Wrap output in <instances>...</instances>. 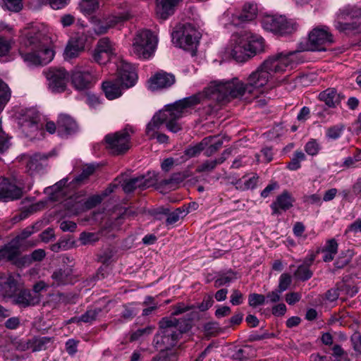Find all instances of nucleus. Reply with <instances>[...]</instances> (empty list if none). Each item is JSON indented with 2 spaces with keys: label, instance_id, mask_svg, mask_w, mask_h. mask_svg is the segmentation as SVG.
Wrapping results in <instances>:
<instances>
[{
  "label": "nucleus",
  "instance_id": "43",
  "mask_svg": "<svg viewBox=\"0 0 361 361\" xmlns=\"http://www.w3.org/2000/svg\"><path fill=\"white\" fill-rule=\"evenodd\" d=\"M153 176L154 178H152V176L148 177L145 176H140L136 178H133V179L137 180L136 182V185L138 187V188L144 190L147 188L153 185L155 183V175L153 174Z\"/></svg>",
  "mask_w": 361,
  "mask_h": 361
},
{
  "label": "nucleus",
  "instance_id": "61",
  "mask_svg": "<svg viewBox=\"0 0 361 361\" xmlns=\"http://www.w3.org/2000/svg\"><path fill=\"white\" fill-rule=\"evenodd\" d=\"M345 233H361V219H357L354 222L350 224L346 228Z\"/></svg>",
  "mask_w": 361,
  "mask_h": 361
},
{
  "label": "nucleus",
  "instance_id": "47",
  "mask_svg": "<svg viewBox=\"0 0 361 361\" xmlns=\"http://www.w3.org/2000/svg\"><path fill=\"white\" fill-rule=\"evenodd\" d=\"M305 151L310 156L317 155L320 149V145L315 139H310L305 145Z\"/></svg>",
  "mask_w": 361,
  "mask_h": 361
},
{
  "label": "nucleus",
  "instance_id": "63",
  "mask_svg": "<svg viewBox=\"0 0 361 361\" xmlns=\"http://www.w3.org/2000/svg\"><path fill=\"white\" fill-rule=\"evenodd\" d=\"M231 302L233 305H238L243 302V294L238 290H233L231 295Z\"/></svg>",
  "mask_w": 361,
  "mask_h": 361
},
{
  "label": "nucleus",
  "instance_id": "4",
  "mask_svg": "<svg viewBox=\"0 0 361 361\" xmlns=\"http://www.w3.org/2000/svg\"><path fill=\"white\" fill-rule=\"evenodd\" d=\"M194 308L193 305L178 303L173 307L171 317L162 318L159 322V332L154 341L161 350H169L175 346L180 335L188 331L190 327L189 320H178L173 316L183 314Z\"/></svg>",
  "mask_w": 361,
  "mask_h": 361
},
{
  "label": "nucleus",
  "instance_id": "14",
  "mask_svg": "<svg viewBox=\"0 0 361 361\" xmlns=\"http://www.w3.org/2000/svg\"><path fill=\"white\" fill-rule=\"evenodd\" d=\"M116 45L108 37H102L97 42L92 57L99 64H105L116 54Z\"/></svg>",
  "mask_w": 361,
  "mask_h": 361
},
{
  "label": "nucleus",
  "instance_id": "44",
  "mask_svg": "<svg viewBox=\"0 0 361 361\" xmlns=\"http://www.w3.org/2000/svg\"><path fill=\"white\" fill-rule=\"evenodd\" d=\"M225 159L224 157H221L218 159L206 161L202 163L201 165L198 166L197 169V172H205L210 171L213 170L218 164H222L224 161Z\"/></svg>",
  "mask_w": 361,
  "mask_h": 361
},
{
  "label": "nucleus",
  "instance_id": "40",
  "mask_svg": "<svg viewBox=\"0 0 361 361\" xmlns=\"http://www.w3.org/2000/svg\"><path fill=\"white\" fill-rule=\"evenodd\" d=\"M258 176L257 175L245 176L240 180L238 184L243 190H249L254 188L257 183Z\"/></svg>",
  "mask_w": 361,
  "mask_h": 361
},
{
  "label": "nucleus",
  "instance_id": "26",
  "mask_svg": "<svg viewBox=\"0 0 361 361\" xmlns=\"http://www.w3.org/2000/svg\"><path fill=\"white\" fill-rule=\"evenodd\" d=\"M294 202V198L286 190L279 195L276 200L271 203V208L273 214H278L281 211H286L292 207Z\"/></svg>",
  "mask_w": 361,
  "mask_h": 361
},
{
  "label": "nucleus",
  "instance_id": "33",
  "mask_svg": "<svg viewBox=\"0 0 361 361\" xmlns=\"http://www.w3.org/2000/svg\"><path fill=\"white\" fill-rule=\"evenodd\" d=\"M338 244L334 238L329 239L321 249L323 260L325 262H331L338 252Z\"/></svg>",
  "mask_w": 361,
  "mask_h": 361
},
{
  "label": "nucleus",
  "instance_id": "60",
  "mask_svg": "<svg viewBox=\"0 0 361 361\" xmlns=\"http://www.w3.org/2000/svg\"><path fill=\"white\" fill-rule=\"evenodd\" d=\"M78 341H75L74 339H68L66 343V350L67 353L71 355H73L76 353L78 349Z\"/></svg>",
  "mask_w": 361,
  "mask_h": 361
},
{
  "label": "nucleus",
  "instance_id": "59",
  "mask_svg": "<svg viewBox=\"0 0 361 361\" xmlns=\"http://www.w3.org/2000/svg\"><path fill=\"white\" fill-rule=\"evenodd\" d=\"M281 292H280L278 289L268 293L267 294V295L265 296V298H266L265 302L275 303V302H279L281 299Z\"/></svg>",
  "mask_w": 361,
  "mask_h": 361
},
{
  "label": "nucleus",
  "instance_id": "19",
  "mask_svg": "<svg viewBox=\"0 0 361 361\" xmlns=\"http://www.w3.org/2000/svg\"><path fill=\"white\" fill-rule=\"evenodd\" d=\"M87 40V35L84 32H78L74 37H72L64 51V57L66 59H72L79 56L84 49Z\"/></svg>",
  "mask_w": 361,
  "mask_h": 361
},
{
  "label": "nucleus",
  "instance_id": "35",
  "mask_svg": "<svg viewBox=\"0 0 361 361\" xmlns=\"http://www.w3.org/2000/svg\"><path fill=\"white\" fill-rule=\"evenodd\" d=\"M53 343L51 337H35L32 338V352L45 350Z\"/></svg>",
  "mask_w": 361,
  "mask_h": 361
},
{
  "label": "nucleus",
  "instance_id": "23",
  "mask_svg": "<svg viewBox=\"0 0 361 361\" xmlns=\"http://www.w3.org/2000/svg\"><path fill=\"white\" fill-rule=\"evenodd\" d=\"M78 130V125L75 120L69 115L61 114L57 121V132L61 136H66L74 133Z\"/></svg>",
  "mask_w": 361,
  "mask_h": 361
},
{
  "label": "nucleus",
  "instance_id": "10",
  "mask_svg": "<svg viewBox=\"0 0 361 361\" xmlns=\"http://www.w3.org/2000/svg\"><path fill=\"white\" fill-rule=\"evenodd\" d=\"M261 23L264 30L280 35L290 34L297 27L295 23L283 16L265 15Z\"/></svg>",
  "mask_w": 361,
  "mask_h": 361
},
{
  "label": "nucleus",
  "instance_id": "5",
  "mask_svg": "<svg viewBox=\"0 0 361 361\" xmlns=\"http://www.w3.org/2000/svg\"><path fill=\"white\" fill-rule=\"evenodd\" d=\"M117 75L116 80L102 83L103 91L109 100L120 97L123 87L130 88L134 86L137 79L135 68L125 61H121L117 65Z\"/></svg>",
  "mask_w": 361,
  "mask_h": 361
},
{
  "label": "nucleus",
  "instance_id": "15",
  "mask_svg": "<svg viewBox=\"0 0 361 361\" xmlns=\"http://www.w3.org/2000/svg\"><path fill=\"white\" fill-rule=\"evenodd\" d=\"M309 42L311 50L325 51L334 42V39L326 27H317L310 33Z\"/></svg>",
  "mask_w": 361,
  "mask_h": 361
},
{
  "label": "nucleus",
  "instance_id": "22",
  "mask_svg": "<svg viewBox=\"0 0 361 361\" xmlns=\"http://www.w3.org/2000/svg\"><path fill=\"white\" fill-rule=\"evenodd\" d=\"M148 82L149 88L152 90L167 88L175 82V77L172 74L160 71L151 77Z\"/></svg>",
  "mask_w": 361,
  "mask_h": 361
},
{
  "label": "nucleus",
  "instance_id": "32",
  "mask_svg": "<svg viewBox=\"0 0 361 361\" xmlns=\"http://www.w3.org/2000/svg\"><path fill=\"white\" fill-rule=\"evenodd\" d=\"M72 270L68 267L59 269L54 271L51 279L56 286L65 285L73 282Z\"/></svg>",
  "mask_w": 361,
  "mask_h": 361
},
{
  "label": "nucleus",
  "instance_id": "28",
  "mask_svg": "<svg viewBox=\"0 0 361 361\" xmlns=\"http://www.w3.org/2000/svg\"><path fill=\"white\" fill-rule=\"evenodd\" d=\"M40 300V295H33L30 290H24L16 295L14 300L19 306L26 307L39 304Z\"/></svg>",
  "mask_w": 361,
  "mask_h": 361
},
{
  "label": "nucleus",
  "instance_id": "51",
  "mask_svg": "<svg viewBox=\"0 0 361 361\" xmlns=\"http://www.w3.org/2000/svg\"><path fill=\"white\" fill-rule=\"evenodd\" d=\"M266 298L264 295L258 293H252L248 297V303L250 306L255 307L258 305L264 304Z\"/></svg>",
  "mask_w": 361,
  "mask_h": 361
},
{
  "label": "nucleus",
  "instance_id": "30",
  "mask_svg": "<svg viewBox=\"0 0 361 361\" xmlns=\"http://www.w3.org/2000/svg\"><path fill=\"white\" fill-rule=\"evenodd\" d=\"M318 98L329 107H335L341 102V96L335 88H327L319 94Z\"/></svg>",
  "mask_w": 361,
  "mask_h": 361
},
{
  "label": "nucleus",
  "instance_id": "16",
  "mask_svg": "<svg viewBox=\"0 0 361 361\" xmlns=\"http://www.w3.org/2000/svg\"><path fill=\"white\" fill-rule=\"evenodd\" d=\"M45 75L52 92H62L66 90L68 75L64 68H50Z\"/></svg>",
  "mask_w": 361,
  "mask_h": 361
},
{
  "label": "nucleus",
  "instance_id": "27",
  "mask_svg": "<svg viewBox=\"0 0 361 361\" xmlns=\"http://www.w3.org/2000/svg\"><path fill=\"white\" fill-rule=\"evenodd\" d=\"M332 350L333 357L312 354L310 357V361H350L348 353L339 345H335Z\"/></svg>",
  "mask_w": 361,
  "mask_h": 361
},
{
  "label": "nucleus",
  "instance_id": "48",
  "mask_svg": "<svg viewBox=\"0 0 361 361\" xmlns=\"http://www.w3.org/2000/svg\"><path fill=\"white\" fill-rule=\"evenodd\" d=\"M100 312V309L87 310L83 314L80 316V319L82 320V322L91 323L97 319Z\"/></svg>",
  "mask_w": 361,
  "mask_h": 361
},
{
  "label": "nucleus",
  "instance_id": "3",
  "mask_svg": "<svg viewBox=\"0 0 361 361\" xmlns=\"http://www.w3.org/2000/svg\"><path fill=\"white\" fill-rule=\"evenodd\" d=\"M44 40L42 33L36 27L23 32L18 52L27 66H44L54 59V52L46 45Z\"/></svg>",
  "mask_w": 361,
  "mask_h": 361
},
{
  "label": "nucleus",
  "instance_id": "6",
  "mask_svg": "<svg viewBox=\"0 0 361 361\" xmlns=\"http://www.w3.org/2000/svg\"><path fill=\"white\" fill-rule=\"evenodd\" d=\"M335 27L345 34H355L361 32V9L346 6L341 8L334 21Z\"/></svg>",
  "mask_w": 361,
  "mask_h": 361
},
{
  "label": "nucleus",
  "instance_id": "9",
  "mask_svg": "<svg viewBox=\"0 0 361 361\" xmlns=\"http://www.w3.org/2000/svg\"><path fill=\"white\" fill-rule=\"evenodd\" d=\"M172 37L179 47L190 51L192 55H194L201 35L194 25L190 23H185L180 25L173 33Z\"/></svg>",
  "mask_w": 361,
  "mask_h": 361
},
{
  "label": "nucleus",
  "instance_id": "11",
  "mask_svg": "<svg viewBox=\"0 0 361 361\" xmlns=\"http://www.w3.org/2000/svg\"><path fill=\"white\" fill-rule=\"evenodd\" d=\"M70 77L71 85L78 91L92 88L97 81L93 68L90 66H75Z\"/></svg>",
  "mask_w": 361,
  "mask_h": 361
},
{
  "label": "nucleus",
  "instance_id": "7",
  "mask_svg": "<svg viewBox=\"0 0 361 361\" xmlns=\"http://www.w3.org/2000/svg\"><path fill=\"white\" fill-rule=\"evenodd\" d=\"M157 42V36L150 30H139L134 37L131 52L139 59H147L155 51Z\"/></svg>",
  "mask_w": 361,
  "mask_h": 361
},
{
  "label": "nucleus",
  "instance_id": "42",
  "mask_svg": "<svg viewBox=\"0 0 361 361\" xmlns=\"http://www.w3.org/2000/svg\"><path fill=\"white\" fill-rule=\"evenodd\" d=\"M37 5H49L51 8L55 10L61 9L68 4L70 0H35Z\"/></svg>",
  "mask_w": 361,
  "mask_h": 361
},
{
  "label": "nucleus",
  "instance_id": "37",
  "mask_svg": "<svg viewBox=\"0 0 361 361\" xmlns=\"http://www.w3.org/2000/svg\"><path fill=\"white\" fill-rule=\"evenodd\" d=\"M47 158L48 156L42 155L40 154H35L32 157H30L26 164L27 171L32 173L34 171L41 169L42 164L39 161L42 159H47Z\"/></svg>",
  "mask_w": 361,
  "mask_h": 361
},
{
  "label": "nucleus",
  "instance_id": "56",
  "mask_svg": "<svg viewBox=\"0 0 361 361\" xmlns=\"http://www.w3.org/2000/svg\"><path fill=\"white\" fill-rule=\"evenodd\" d=\"M12 41L0 37V56L6 55L11 49Z\"/></svg>",
  "mask_w": 361,
  "mask_h": 361
},
{
  "label": "nucleus",
  "instance_id": "58",
  "mask_svg": "<svg viewBox=\"0 0 361 361\" xmlns=\"http://www.w3.org/2000/svg\"><path fill=\"white\" fill-rule=\"evenodd\" d=\"M86 103L92 108H97L101 103L98 96L92 93H88L86 97Z\"/></svg>",
  "mask_w": 361,
  "mask_h": 361
},
{
  "label": "nucleus",
  "instance_id": "64",
  "mask_svg": "<svg viewBox=\"0 0 361 361\" xmlns=\"http://www.w3.org/2000/svg\"><path fill=\"white\" fill-rule=\"evenodd\" d=\"M301 294L299 293H290L286 295V301L288 305H294L301 299Z\"/></svg>",
  "mask_w": 361,
  "mask_h": 361
},
{
  "label": "nucleus",
  "instance_id": "24",
  "mask_svg": "<svg viewBox=\"0 0 361 361\" xmlns=\"http://www.w3.org/2000/svg\"><path fill=\"white\" fill-rule=\"evenodd\" d=\"M17 290V281L11 274L0 275V297L11 298Z\"/></svg>",
  "mask_w": 361,
  "mask_h": 361
},
{
  "label": "nucleus",
  "instance_id": "34",
  "mask_svg": "<svg viewBox=\"0 0 361 361\" xmlns=\"http://www.w3.org/2000/svg\"><path fill=\"white\" fill-rule=\"evenodd\" d=\"M102 0H82L79 4V9L85 16H90L96 12Z\"/></svg>",
  "mask_w": 361,
  "mask_h": 361
},
{
  "label": "nucleus",
  "instance_id": "49",
  "mask_svg": "<svg viewBox=\"0 0 361 361\" xmlns=\"http://www.w3.org/2000/svg\"><path fill=\"white\" fill-rule=\"evenodd\" d=\"M186 214V212L184 209L180 208L176 209L175 211L169 214L166 219V224L171 225L176 223L180 218L184 216Z\"/></svg>",
  "mask_w": 361,
  "mask_h": 361
},
{
  "label": "nucleus",
  "instance_id": "2",
  "mask_svg": "<svg viewBox=\"0 0 361 361\" xmlns=\"http://www.w3.org/2000/svg\"><path fill=\"white\" fill-rule=\"evenodd\" d=\"M202 98L203 95L198 94L166 105L164 109L155 114L148 123L145 130L146 135L149 139H154L164 124L169 131L178 132L181 129L179 119L189 109L200 103Z\"/></svg>",
  "mask_w": 361,
  "mask_h": 361
},
{
  "label": "nucleus",
  "instance_id": "52",
  "mask_svg": "<svg viewBox=\"0 0 361 361\" xmlns=\"http://www.w3.org/2000/svg\"><path fill=\"white\" fill-rule=\"evenodd\" d=\"M291 283V277L288 274H282L279 278L278 290L283 293L286 290Z\"/></svg>",
  "mask_w": 361,
  "mask_h": 361
},
{
  "label": "nucleus",
  "instance_id": "41",
  "mask_svg": "<svg viewBox=\"0 0 361 361\" xmlns=\"http://www.w3.org/2000/svg\"><path fill=\"white\" fill-rule=\"evenodd\" d=\"M306 159L305 154L302 151H296L290 161L288 164V169L291 171H296L300 168V162Z\"/></svg>",
  "mask_w": 361,
  "mask_h": 361
},
{
  "label": "nucleus",
  "instance_id": "18",
  "mask_svg": "<svg viewBox=\"0 0 361 361\" xmlns=\"http://www.w3.org/2000/svg\"><path fill=\"white\" fill-rule=\"evenodd\" d=\"M257 13V7L255 4H245L240 13H231L227 11L224 13V19L229 18L231 15V24L238 26L242 23L254 20Z\"/></svg>",
  "mask_w": 361,
  "mask_h": 361
},
{
  "label": "nucleus",
  "instance_id": "36",
  "mask_svg": "<svg viewBox=\"0 0 361 361\" xmlns=\"http://www.w3.org/2000/svg\"><path fill=\"white\" fill-rule=\"evenodd\" d=\"M206 138H210V141L206 145L205 149H204V154L206 156L209 157L220 149L223 144V142L220 137L216 136H209L207 137Z\"/></svg>",
  "mask_w": 361,
  "mask_h": 361
},
{
  "label": "nucleus",
  "instance_id": "29",
  "mask_svg": "<svg viewBox=\"0 0 361 361\" xmlns=\"http://www.w3.org/2000/svg\"><path fill=\"white\" fill-rule=\"evenodd\" d=\"M19 254V243L17 240L13 239L0 249V260L14 261L18 258Z\"/></svg>",
  "mask_w": 361,
  "mask_h": 361
},
{
  "label": "nucleus",
  "instance_id": "12",
  "mask_svg": "<svg viewBox=\"0 0 361 361\" xmlns=\"http://www.w3.org/2000/svg\"><path fill=\"white\" fill-rule=\"evenodd\" d=\"M246 48L244 31L232 35L228 45L224 51L226 59H233L238 62H243L249 59Z\"/></svg>",
  "mask_w": 361,
  "mask_h": 361
},
{
  "label": "nucleus",
  "instance_id": "31",
  "mask_svg": "<svg viewBox=\"0 0 361 361\" xmlns=\"http://www.w3.org/2000/svg\"><path fill=\"white\" fill-rule=\"evenodd\" d=\"M68 180L66 178H63L56 184L52 185L51 187L47 188L45 189V192L49 195V199L52 201H60L61 197L65 194L66 189L65 188V185L67 183Z\"/></svg>",
  "mask_w": 361,
  "mask_h": 361
},
{
  "label": "nucleus",
  "instance_id": "46",
  "mask_svg": "<svg viewBox=\"0 0 361 361\" xmlns=\"http://www.w3.org/2000/svg\"><path fill=\"white\" fill-rule=\"evenodd\" d=\"M295 276L301 281H307L312 276V272L307 265H300L294 274Z\"/></svg>",
  "mask_w": 361,
  "mask_h": 361
},
{
  "label": "nucleus",
  "instance_id": "53",
  "mask_svg": "<svg viewBox=\"0 0 361 361\" xmlns=\"http://www.w3.org/2000/svg\"><path fill=\"white\" fill-rule=\"evenodd\" d=\"M98 240V235L93 233H82L80 236V240L82 245L90 244Z\"/></svg>",
  "mask_w": 361,
  "mask_h": 361
},
{
  "label": "nucleus",
  "instance_id": "54",
  "mask_svg": "<svg viewBox=\"0 0 361 361\" xmlns=\"http://www.w3.org/2000/svg\"><path fill=\"white\" fill-rule=\"evenodd\" d=\"M95 166L94 164H90L85 166L81 173L76 178V181H82L85 178H87L91 176L95 171Z\"/></svg>",
  "mask_w": 361,
  "mask_h": 361
},
{
  "label": "nucleus",
  "instance_id": "21",
  "mask_svg": "<svg viewBox=\"0 0 361 361\" xmlns=\"http://www.w3.org/2000/svg\"><path fill=\"white\" fill-rule=\"evenodd\" d=\"M244 39H245L247 51L249 52V58L264 51V41L261 36L244 31Z\"/></svg>",
  "mask_w": 361,
  "mask_h": 361
},
{
  "label": "nucleus",
  "instance_id": "13",
  "mask_svg": "<svg viewBox=\"0 0 361 361\" xmlns=\"http://www.w3.org/2000/svg\"><path fill=\"white\" fill-rule=\"evenodd\" d=\"M130 18V14L128 12L112 14L103 20L93 18L92 23L93 30L97 35L106 33L109 30L121 25L124 22Z\"/></svg>",
  "mask_w": 361,
  "mask_h": 361
},
{
  "label": "nucleus",
  "instance_id": "20",
  "mask_svg": "<svg viewBox=\"0 0 361 361\" xmlns=\"http://www.w3.org/2000/svg\"><path fill=\"white\" fill-rule=\"evenodd\" d=\"M23 194V188L21 184L17 185L7 178L0 177V200L5 201L18 200Z\"/></svg>",
  "mask_w": 361,
  "mask_h": 361
},
{
  "label": "nucleus",
  "instance_id": "62",
  "mask_svg": "<svg viewBox=\"0 0 361 361\" xmlns=\"http://www.w3.org/2000/svg\"><path fill=\"white\" fill-rule=\"evenodd\" d=\"M214 303V300L211 295H208L204 298L202 302L198 305V309L202 311H206L210 308Z\"/></svg>",
  "mask_w": 361,
  "mask_h": 361
},
{
  "label": "nucleus",
  "instance_id": "25",
  "mask_svg": "<svg viewBox=\"0 0 361 361\" xmlns=\"http://www.w3.org/2000/svg\"><path fill=\"white\" fill-rule=\"evenodd\" d=\"M183 0H157L156 13L159 18L166 20L173 15L176 8Z\"/></svg>",
  "mask_w": 361,
  "mask_h": 361
},
{
  "label": "nucleus",
  "instance_id": "1",
  "mask_svg": "<svg viewBox=\"0 0 361 361\" xmlns=\"http://www.w3.org/2000/svg\"><path fill=\"white\" fill-rule=\"evenodd\" d=\"M299 54V51H291L272 55L248 75L247 82L238 78L214 81L205 90V96L218 102L230 97L250 102L258 97L264 87H274L286 83L288 76L281 78L279 75L296 66Z\"/></svg>",
  "mask_w": 361,
  "mask_h": 361
},
{
  "label": "nucleus",
  "instance_id": "50",
  "mask_svg": "<svg viewBox=\"0 0 361 361\" xmlns=\"http://www.w3.org/2000/svg\"><path fill=\"white\" fill-rule=\"evenodd\" d=\"M343 129L344 128L343 126H334L330 127L326 130V137L331 140H336L341 136Z\"/></svg>",
  "mask_w": 361,
  "mask_h": 361
},
{
  "label": "nucleus",
  "instance_id": "55",
  "mask_svg": "<svg viewBox=\"0 0 361 361\" xmlns=\"http://www.w3.org/2000/svg\"><path fill=\"white\" fill-rule=\"evenodd\" d=\"M5 6L11 11L18 12L23 6L22 0H4Z\"/></svg>",
  "mask_w": 361,
  "mask_h": 361
},
{
  "label": "nucleus",
  "instance_id": "39",
  "mask_svg": "<svg viewBox=\"0 0 361 361\" xmlns=\"http://www.w3.org/2000/svg\"><path fill=\"white\" fill-rule=\"evenodd\" d=\"M185 177V175L183 173H173L170 178L162 180L160 184L164 186H169L170 189H174L175 185L183 181Z\"/></svg>",
  "mask_w": 361,
  "mask_h": 361
},
{
  "label": "nucleus",
  "instance_id": "57",
  "mask_svg": "<svg viewBox=\"0 0 361 361\" xmlns=\"http://www.w3.org/2000/svg\"><path fill=\"white\" fill-rule=\"evenodd\" d=\"M32 339L20 340L16 343V348L20 351L31 350L32 351Z\"/></svg>",
  "mask_w": 361,
  "mask_h": 361
},
{
  "label": "nucleus",
  "instance_id": "17",
  "mask_svg": "<svg viewBox=\"0 0 361 361\" xmlns=\"http://www.w3.org/2000/svg\"><path fill=\"white\" fill-rule=\"evenodd\" d=\"M39 114L32 109H26L18 118V123L23 133L27 137L32 136L39 128Z\"/></svg>",
  "mask_w": 361,
  "mask_h": 361
},
{
  "label": "nucleus",
  "instance_id": "8",
  "mask_svg": "<svg viewBox=\"0 0 361 361\" xmlns=\"http://www.w3.org/2000/svg\"><path fill=\"white\" fill-rule=\"evenodd\" d=\"M135 132L134 127L128 125L119 131L107 134L104 137L106 147L114 154L126 153L132 146L131 137Z\"/></svg>",
  "mask_w": 361,
  "mask_h": 361
},
{
  "label": "nucleus",
  "instance_id": "38",
  "mask_svg": "<svg viewBox=\"0 0 361 361\" xmlns=\"http://www.w3.org/2000/svg\"><path fill=\"white\" fill-rule=\"evenodd\" d=\"M11 91L8 85L0 78V112L11 98Z\"/></svg>",
  "mask_w": 361,
  "mask_h": 361
},
{
  "label": "nucleus",
  "instance_id": "45",
  "mask_svg": "<svg viewBox=\"0 0 361 361\" xmlns=\"http://www.w3.org/2000/svg\"><path fill=\"white\" fill-rule=\"evenodd\" d=\"M210 138H204L198 145L190 147L185 150V154L189 157H195L200 152L204 151L206 145L209 142Z\"/></svg>",
  "mask_w": 361,
  "mask_h": 361
}]
</instances>
